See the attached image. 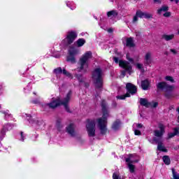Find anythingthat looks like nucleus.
<instances>
[{"mask_svg": "<svg viewBox=\"0 0 179 179\" xmlns=\"http://www.w3.org/2000/svg\"><path fill=\"white\" fill-rule=\"evenodd\" d=\"M101 107L103 113V116L98 119V127L100 130L101 135L107 134V118H108V104L106 100H102Z\"/></svg>", "mask_w": 179, "mask_h": 179, "instance_id": "nucleus-1", "label": "nucleus"}, {"mask_svg": "<svg viewBox=\"0 0 179 179\" xmlns=\"http://www.w3.org/2000/svg\"><path fill=\"white\" fill-rule=\"evenodd\" d=\"M101 75H103V71L100 68L95 69L92 72V79L94 80L95 90L98 95L100 94L101 90H103V78Z\"/></svg>", "mask_w": 179, "mask_h": 179, "instance_id": "nucleus-2", "label": "nucleus"}, {"mask_svg": "<svg viewBox=\"0 0 179 179\" xmlns=\"http://www.w3.org/2000/svg\"><path fill=\"white\" fill-rule=\"evenodd\" d=\"M93 57V54L92 53V51H87L86 52L80 59L78 62V64L80 66L78 68V72H83L84 73H86L87 72V69L89 68V63L87 62L90 59H92Z\"/></svg>", "mask_w": 179, "mask_h": 179, "instance_id": "nucleus-3", "label": "nucleus"}, {"mask_svg": "<svg viewBox=\"0 0 179 179\" xmlns=\"http://www.w3.org/2000/svg\"><path fill=\"white\" fill-rule=\"evenodd\" d=\"M175 87L174 85H170L166 82H159L157 84V89L164 92V96L168 100L173 99V90H174Z\"/></svg>", "mask_w": 179, "mask_h": 179, "instance_id": "nucleus-4", "label": "nucleus"}, {"mask_svg": "<svg viewBox=\"0 0 179 179\" xmlns=\"http://www.w3.org/2000/svg\"><path fill=\"white\" fill-rule=\"evenodd\" d=\"M126 90L127 93L124 95H118L116 96V99L117 100H125L127 97H131V96H134V94H136V92H138V89L136 88V86H135L134 84L128 83L126 85Z\"/></svg>", "mask_w": 179, "mask_h": 179, "instance_id": "nucleus-5", "label": "nucleus"}, {"mask_svg": "<svg viewBox=\"0 0 179 179\" xmlns=\"http://www.w3.org/2000/svg\"><path fill=\"white\" fill-rule=\"evenodd\" d=\"M158 128L159 130L154 131V136L152 138L153 142H160V141H163V136L166 133V127L164 124L159 123L158 124Z\"/></svg>", "mask_w": 179, "mask_h": 179, "instance_id": "nucleus-6", "label": "nucleus"}, {"mask_svg": "<svg viewBox=\"0 0 179 179\" xmlns=\"http://www.w3.org/2000/svg\"><path fill=\"white\" fill-rule=\"evenodd\" d=\"M87 124H86L87 131L88 136L94 137L96 136V120L87 119Z\"/></svg>", "mask_w": 179, "mask_h": 179, "instance_id": "nucleus-7", "label": "nucleus"}, {"mask_svg": "<svg viewBox=\"0 0 179 179\" xmlns=\"http://www.w3.org/2000/svg\"><path fill=\"white\" fill-rule=\"evenodd\" d=\"M119 66H120V68H122L124 70L122 71V76H125L127 72L131 75V73H132V66L131 65V64L126 61V60H120L119 62Z\"/></svg>", "mask_w": 179, "mask_h": 179, "instance_id": "nucleus-8", "label": "nucleus"}, {"mask_svg": "<svg viewBox=\"0 0 179 179\" xmlns=\"http://www.w3.org/2000/svg\"><path fill=\"white\" fill-rule=\"evenodd\" d=\"M135 156H136V155L129 154V157L125 159L126 163H127L129 172L131 174L135 173V166H134V163H138V162H139V159H132V157H135Z\"/></svg>", "mask_w": 179, "mask_h": 179, "instance_id": "nucleus-9", "label": "nucleus"}, {"mask_svg": "<svg viewBox=\"0 0 179 179\" xmlns=\"http://www.w3.org/2000/svg\"><path fill=\"white\" fill-rule=\"evenodd\" d=\"M79 54V50L75 48H70L69 50V56L66 57L67 62L76 64V55Z\"/></svg>", "mask_w": 179, "mask_h": 179, "instance_id": "nucleus-10", "label": "nucleus"}, {"mask_svg": "<svg viewBox=\"0 0 179 179\" xmlns=\"http://www.w3.org/2000/svg\"><path fill=\"white\" fill-rule=\"evenodd\" d=\"M62 101H61V99L59 98L52 99L51 102L45 103L43 107L45 108H51L52 110H54L57 108V107H59V106L62 104Z\"/></svg>", "mask_w": 179, "mask_h": 179, "instance_id": "nucleus-11", "label": "nucleus"}, {"mask_svg": "<svg viewBox=\"0 0 179 179\" xmlns=\"http://www.w3.org/2000/svg\"><path fill=\"white\" fill-rule=\"evenodd\" d=\"M76 37H78L76 32L73 31L68 32L66 38L64 40V41H66L65 45H71V44L75 41V38H76Z\"/></svg>", "mask_w": 179, "mask_h": 179, "instance_id": "nucleus-12", "label": "nucleus"}, {"mask_svg": "<svg viewBox=\"0 0 179 179\" xmlns=\"http://www.w3.org/2000/svg\"><path fill=\"white\" fill-rule=\"evenodd\" d=\"M72 94V92L70 91L66 94V97L62 101L61 106H64L66 111L67 113H71V109H69V106L68 105L69 103V101L71 100V95Z\"/></svg>", "mask_w": 179, "mask_h": 179, "instance_id": "nucleus-13", "label": "nucleus"}, {"mask_svg": "<svg viewBox=\"0 0 179 179\" xmlns=\"http://www.w3.org/2000/svg\"><path fill=\"white\" fill-rule=\"evenodd\" d=\"M13 128V125L11 124H6L3 127V129H1V132H0V138L2 141V139H3V138H5V136L6 135V131H10L12 130Z\"/></svg>", "mask_w": 179, "mask_h": 179, "instance_id": "nucleus-14", "label": "nucleus"}, {"mask_svg": "<svg viewBox=\"0 0 179 179\" xmlns=\"http://www.w3.org/2000/svg\"><path fill=\"white\" fill-rule=\"evenodd\" d=\"M54 73H55L56 75H59L61 73H63V75H64L65 76H67L68 78H71L72 77V74H71V73L68 72L66 71V69H63L61 67H58L57 69H55L53 70Z\"/></svg>", "mask_w": 179, "mask_h": 179, "instance_id": "nucleus-15", "label": "nucleus"}, {"mask_svg": "<svg viewBox=\"0 0 179 179\" xmlns=\"http://www.w3.org/2000/svg\"><path fill=\"white\" fill-rule=\"evenodd\" d=\"M137 12V16L140 17L141 19H152L153 17V15L150 13H146V12H143L141 10H138L136 11Z\"/></svg>", "mask_w": 179, "mask_h": 179, "instance_id": "nucleus-16", "label": "nucleus"}, {"mask_svg": "<svg viewBox=\"0 0 179 179\" xmlns=\"http://www.w3.org/2000/svg\"><path fill=\"white\" fill-rule=\"evenodd\" d=\"M66 132L72 136V138H74V136H76V132H75V127H73V124H70L66 128Z\"/></svg>", "mask_w": 179, "mask_h": 179, "instance_id": "nucleus-17", "label": "nucleus"}, {"mask_svg": "<svg viewBox=\"0 0 179 179\" xmlns=\"http://www.w3.org/2000/svg\"><path fill=\"white\" fill-rule=\"evenodd\" d=\"M145 65H150L152 64V53L150 52L145 54Z\"/></svg>", "mask_w": 179, "mask_h": 179, "instance_id": "nucleus-18", "label": "nucleus"}, {"mask_svg": "<svg viewBox=\"0 0 179 179\" xmlns=\"http://www.w3.org/2000/svg\"><path fill=\"white\" fill-rule=\"evenodd\" d=\"M140 104L141 106H143L144 107H146L147 108H149L150 106H152V103L148 101V99L145 98H141L140 99Z\"/></svg>", "mask_w": 179, "mask_h": 179, "instance_id": "nucleus-19", "label": "nucleus"}, {"mask_svg": "<svg viewBox=\"0 0 179 179\" xmlns=\"http://www.w3.org/2000/svg\"><path fill=\"white\" fill-rule=\"evenodd\" d=\"M155 143L158 144L157 150H159V152H167V149L166 148V147H164V145H163V141H160L159 142Z\"/></svg>", "mask_w": 179, "mask_h": 179, "instance_id": "nucleus-20", "label": "nucleus"}, {"mask_svg": "<svg viewBox=\"0 0 179 179\" xmlns=\"http://www.w3.org/2000/svg\"><path fill=\"white\" fill-rule=\"evenodd\" d=\"M126 47H129V48H134V47H135V43H134V38L132 37L127 38Z\"/></svg>", "mask_w": 179, "mask_h": 179, "instance_id": "nucleus-21", "label": "nucleus"}, {"mask_svg": "<svg viewBox=\"0 0 179 179\" xmlns=\"http://www.w3.org/2000/svg\"><path fill=\"white\" fill-rule=\"evenodd\" d=\"M120 128H121V120H117L115 122H113L112 129H113V131H118Z\"/></svg>", "mask_w": 179, "mask_h": 179, "instance_id": "nucleus-22", "label": "nucleus"}, {"mask_svg": "<svg viewBox=\"0 0 179 179\" xmlns=\"http://www.w3.org/2000/svg\"><path fill=\"white\" fill-rule=\"evenodd\" d=\"M141 87L143 90H148L149 89V80H143L141 81Z\"/></svg>", "mask_w": 179, "mask_h": 179, "instance_id": "nucleus-23", "label": "nucleus"}, {"mask_svg": "<svg viewBox=\"0 0 179 179\" xmlns=\"http://www.w3.org/2000/svg\"><path fill=\"white\" fill-rule=\"evenodd\" d=\"M162 38L163 40H165V41H171V40L174 38V34H170V35L164 34L162 35Z\"/></svg>", "mask_w": 179, "mask_h": 179, "instance_id": "nucleus-24", "label": "nucleus"}, {"mask_svg": "<svg viewBox=\"0 0 179 179\" xmlns=\"http://www.w3.org/2000/svg\"><path fill=\"white\" fill-rule=\"evenodd\" d=\"M107 16L108 17H111V16H113V17H117V16H118V12L115 10H110L107 13Z\"/></svg>", "mask_w": 179, "mask_h": 179, "instance_id": "nucleus-25", "label": "nucleus"}, {"mask_svg": "<svg viewBox=\"0 0 179 179\" xmlns=\"http://www.w3.org/2000/svg\"><path fill=\"white\" fill-rule=\"evenodd\" d=\"M76 43L77 47H83L86 43V40H85V38H79Z\"/></svg>", "mask_w": 179, "mask_h": 179, "instance_id": "nucleus-26", "label": "nucleus"}, {"mask_svg": "<svg viewBox=\"0 0 179 179\" xmlns=\"http://www.w3.org/2000/svg\"><path fill=\"white\" fill-rule=\"evenodd\" d=\"M169 10V6H162L159 9L157 10L158 15H161L163 12H167Z\"/></svg>", "mask_w": 179, "mask_h": 179, "instance_id": "nucleus-27", "label": "nucleus"}, {"mask_svg": "<svg viewBox=\"0 0 179 179\" xmlns=\"http://www.w3.org/2000/svg\"><path fill=\"white\" fill-rule=\"evenodd\" d=\"M163 162L164 164H166V166H169V164L171 163V160H170V157L168 155H164L162 157Z\"/></svg>", "mask_w": 179, "mask_h": 179, "instance_id": "nucleus-28", "label": "nucleus"}, {"mask_svg": "<svg viewBox=\"0 0 179 179\" xmlns=\"http://www.w3.org/2000/svg\"><path fill=\"white\" fill-rule=\"evenodd\" d=\"M76 78H77L80 86L82 85V83H83V80H85V78H83V76L82 74H76Z\"/></svg>", "mask_w": 179, "mask_h": 179, "instance_id": "nucleus-29", "label": "nucleus"}, {"mask_svg": "<svg viewBox=\"0 0 179 179\" xmlns=\"http://www.w3.org/2000/svg\"><path fill=\"white\" fill-rule=\"evenodd\" d=\"M179 131L178 129H174V132L173 133H169L168 134V138L169 139H171V138H174L176 135H178Z\"/></svg>", "mask_w": 179, "mask_h": 179, "instance_id": "nucleus-30", "label": "nucleus"}, {"mask_svg": "<svg viewBox=\"0 0 179 179\" xmlns=\"http://www.w3.org/2000/svg\"><path fill=\"white\" fill-rule=\"evenodd\" d=\"M56 127L59 131H61L62 129V124H61V119H58L56 122Z\"/></svg>", "mask_w": 179, "mask_h": 179, "instance_id": "nucleus-31", "label": "nucleus"}, {"mask_svg": "<svg viewBox=\"0 0 179 179\" xmlns=\"http://www.w3.org/2000/svg\"><path fill=\"white\" fill-rule=\"evenodd\" d=\"M171 170H172L173 178L179 179V174L176 171V169L174 168H172Z\"/></svg>", "mask_w": 179, "mask_h": 179, "instance_id": "nucleus-32", "label": "nucleus"}, {"mask_svg": "<svg viewBox=\"0 0 179 179\" xmlns=\"http://www.w3.org/2000/svg\"><path fill=\"white\" fill-rule=\"evenodd\" d=\"M126 58H127V61H129V62H131V64H135V61L134 60L133 58H131L129 56V53L127 54Z\"/></svg>", "mask_w": 179, "mask_h": 179, "instance_id": "nucleus-33", "label": "nucleus"}, {"mask_svg": "<svg viewBox=\"0 0 179 179\" xmlns=\"http://www.w3.org/2000/svg\"><path fill=\"white\" fill-rule=\"evenodd\" d=\"M165 79L168 80L169 82H171V83H174L176 81L174 80V78H173L172 76H167L165 77Z\"/></svg>", "mask_w": 179, "mask_h": 179, "instance_id": "nucleus-34", "label": "nucleus"}, {"mask_svg": "<svg viewBox=\"0 0 179 179\" xmlns=\"http://www.w3.org/2000/svg\"><path fill=\"white\" fill-rule=\"evenodd\" d=\"M27 120L29 121V124H34L36 122V120H33L31 119V115H29L27 116Z\"/></svg>", "mask_w": 179, "mask_h": 179, "instance_id": "nucleus-35", "label": "nucleus"}, {"mask_svg": "<svg viewBox=\"0 0 179 179\" xmlns=\"http://www.w3.org/2000/svg\"><path fill=\"white\" fill-rule=\"evenodd\" d=\"M152 103V106H150V107H152V108H156V107H157V106H159V103L157 102H150Z\"/></svg>", "mask_w": 179, "mask_h": 179, "instance_id": "nucleus-36", "label": "nucleus"}, {"mask_svg": "<svg viewBox=\"0 0 179 179\" xmlns=\"http://www.w3.org/2000/svg\"><path fill=\"white\" fill-rule=\"evenodd\" d=\"M171 16V12L166 11L164 13V17H170Z\"/></svg>", "mask_w": 179, "mask_h": 179, "instance_id": "nucleus-37", "label": "nucleus"}, {"mask_svg": "<svg viewBox=\"0 0 179 179\" xmlns=\"http://www.w3.org/2000/svg\"><path fill=\"white\" fill-rule=\"evenodd\" d=\"M138 14L137 13H136V15H134L133 17V23L136 22V21L138 20Z\"/></svg>", "mask_w": 179, "mask_h": 179, "instance_id": "nucleus-38", "label": "nucleus"}, {"mask_svg": "<svg viewBox=\"0 0 179 179\" xmlns=\"http://www.w3.org/2000/svg\"><path fill=\"white\" fill-rule=\"evenodd\" d=\"M134 134L139 136V135H142V133L141 132V131L136 129L134 130Z\"/></svg>", "mask_w": 179, "mask_h": 179, "instance_id": "nucleus-39", "label": "nucleus"}, {"mask_svg": "<svg viewBox=\"0 0 179 179\" xmlns=\"http://www.w3.org/2000/svg\"><path fill=\"white\" fill-rule=\"evenodd\" d=\"M113 61H114V62H115V64H120V60H119L118 57H113Z\"/></svg>", "mask_w": 179, "mask_h": 179, "instance_id": "nucleus-40", "label": "nucleus"}, {"mask_svg": "<svg viewBox=\"0 0 179 179\" xmlns=\"http://www.w3.org/2000/svg\"><path fill=\"white\" fill-rule=\"evenodd\" d=\"M136 67L138 68V69H142V68H143V65L141 64L138 63L136 64Z\"/></svg>", "mask_w": 179, "mask_h": 179, "instance_id": "nucleus-41", "label": "nucleus"}, {"mask_svg": "<svg viewBox=\"0 0 179 179\" xmlns=\"http://www.w3.org/2000/svg\"><path fill=\"white\" fill-rule=\"evenodd\" d=\"M83 85H84V86H85V87H89V86H90V85H89V83H86V82H85V81H83Z\"/></svg>", "mask_w": 179, "mask_h": 179, "instance_id": "nucleus-42", "label": "nucleus"}, {"mask_svg": "<svg viewBox=\"0 0 179 179\" xmlns=\"http://www.w3.org/2000/svg\"><path fill=\"white\" fill-rule=\"evenodd\" d=\"M154 3H162V0H152Z\"/></svg>", "mask_w": 179, "mask_h": 179, "instance_id": "nucleus-43", "label": "nucleus"}, {"mask_svg": "<svg viewBox=\"0 0 179 179\" xmlns=\"http://www.w3.org/2000/svg\"><path fill=\"white\" fill-rule=\"evenodd\" d=\"M171 52H173L175 55L177 54V50L175 49H171L170 50Z\"/></svg>", "mask_w": 179, "mask_h": 179, "instance_id": "nucleus-44", "label": "nucleus"}, {"mask_svg": "<svg viewBox=\"0 0 179 179\" xmlns=\"http://www.w3.org/2000/svg\"><path fill=\"white\" fill-rule=\"evenodd\" d=\"M20 135H21V140L23 141H24V136H23V131L20 132Z\"/></svg>", "mask_w": 179, "mask_h": 179, "instance_id": "nucleus-45", "label": "nucleus"}, {"mask_svg": "<svg viewBox=\"0 0 179 179\" xmlns=\"http://www.w3.org/2000/svg\"><path fill=\"white\" fill-rule=\"evenodd\" d=\"M143 127V124H137V128H142Z\"/></svg>", "mask_w": 179, "mask_h": 179, "instance_id": "nucleus-46", "label": "nucleus"}, {"mask_svg": "<svg viewBox=\"0 0 179 179\" xmlns=\"http://www.w3.org/2000/svg\"><path fill=\"white\" fill-rule=\"evenodd\" d=\"M171 2H175V3H178L179 0H170Z\"/></svg>", "mask_w": 179, "mask_h": 179, "instance_id": "nucleus-47", "label": "nucleus"}, {"mask_svg": "<svg viewBox=\"0 0 179 179\" xmlns=\"http://www.w3.org/2000/svg\"><path fill=\"white\" fill-rule=\"evenodd\" d=\"M113 31H114V30L112 28L108 29V33H113Z\"/></svg>", "mask_w": 179, "mask_h": 179, "instance_id": "nucleus-48", "label": "nucleus"}, {"mask_svg": "<svg viewBox=\"0 0 179 179\" xmlns=\"http://www.w3.org/2000/svg\"><path fill=\"white\" fill-rule=\"evenodd\" d=\"M32 103H34V104H38V100H34V101H32Z\"/></svg>", "mask_w": 179, "mask_h": 179, "instance_id": "nucleus-49", "label": "nucleus"}, {"mask_svg": "<svg viewBox=\"0 0 179 179\" xmlns=\"http://www.w3.org/2000/svg\"><path fill=\"white\" fill-rule=\"evenodd\" d=\"M112 106L115 108V107H117V102H113Z\"/></svg>", "mask_w": 179, "mask_h": 179, "instance_id": "nucleus-50", "label": "nucleus"}, {"mask_svg": "<svg viewBox=\"0 0 179 179\" xmlns=\"http://www.w3.org/2000/svg\"><path fill=\"white\" fill-rule=\"evenodd\" d=\"M164 55H169V52H167V51H166V52H164Z\"/></svg>", "mask_w": 179, "mask_h": 179, "instance_id": "nucleus-51", "label": "nucleus"}, {"mask_svg": "<svg viewBox=\"0 0 179 179\" xmlns=\"http://www.w3.org/2000/svg\"><path fill=\"white\" fill-rule=\"evenodd\" d=\"M5 114V117H6V115H9V114L6 113H4Z\"/></svg>", "mask_w": 179, "mask_h": 179, "instance_id": "nucleus-52", "label": "nucleus"}, {"mask_svg": "<svg viewBox=\"0 0 179 179\" xmlns=\"http://www.w3.org/2000/svg\"><path fill=\"white\" fill-rule=\"evenodd\" d=\"M140 35V34L138 33V34H136V36H139Z\"/></svg>", "mask_w": 179, "mask_h": 179, "instance_id": "nucleus-53", "label": "nucleus"}, {"mask_svg": "<svg viewBox=\"0 0 179 179\" xmlns=\"http://www.w3.org/2000/svg\"><path fill=\"white\" fill-rule=\"evenodd\" d=\"M38 136V135H36V138H37Z\"/></svg>", "mask_w": 179, "mask_h": 179, "instance_id": "nucleus-54", "label": "nucleus"}, {"mask_svg": "<svg viewBox=\"0 0 179 179\" xmlns=\"http://www.w3.org/2000/svg\"><path fill=\"white\" fill-rule=\"evenodd\" d=\"M178 34H179V31H178Z\"/></svg>", "mask_w": 179, "mask_h": 179, "instance_id": "nucleus-55", "label": "nucleus"}, {"mask_svg": "<svg viewBox=\"0 0 179 179\" xmlns=\"http://www.w3.org/2000/svg\"><path fill=\"white\" fill-rule=\"evenodd\" d=\"M0 108H1V106H0Z\"/></svg>", "mask_w": 179, "mask_h": 179, "instance_id": "nucleus-56", "label": "nucleus"}]
</instances>
